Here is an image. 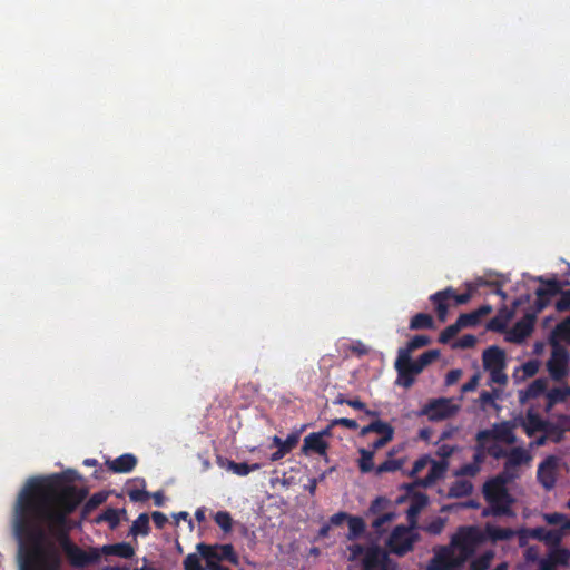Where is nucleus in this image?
<instances>
[{"mask_svg": "<svg viewBox=\"0 0 570 570\" xmlns=\"http://www.w3.org/2000/svg\"><path fill=\"white\" fill-rule=\"evenodd\" d=\"M69 531L68 521H63L62 515H56L53 520H33L30 515L16 514L13 532L19 543V568L60 570V549L67 556L77 546Z\"/></svg>", "mask_w": 570, "mask_h": 570, "instance_id": "obj_1", "label": "nucleus"}, {"mask_svg": "<svg viewBox=\"0 0 570 570\" xmlns=\"http://www.w3.org/2000/svg\"><path fill=\"white\" fill-rule=\"evenodd\" d=\"M72 480L65 474L30 479L20 494L16 514L30 515L33 520H53L56 515H62L63 521H68V515L88 494L87 489L76 485H67L56 493L62 481Z\"/></svg>", "mask_w": 570, "mask_h": 570, "instance_id": "obj_2", "label": "nucleus"}, {"mask_svg": "<svg viewBox=\"0 0 570 570\" xmlns=\"http://www.w3.org/2000/svg\"><path fill=\"white\" fill-rule=\"evenodd\" d=\"M439 356V352L430 350L422 353L417 360L413 361L411 355H403L397 353L394 367L397 372L396 384L404 389H410L414 382L415 376L420 374L430 363Z\"/></svg>", "mask_w": 570, "mask_h": 570, "instance_id": "obj_3", "label": "nucleus"}, {"mask_svg": "<svg viewBox=\"0 0 570 570\" xmlns=\"http://www.w3.org/2000/svg\"><path fill=\"white\" fill-rule=\"evenodd\" d=\"M538 282L543 286L537 288L535 295V308L537 312H541L546 308L553 296L560 295V298L556 303V309L558 312L570 311V289L563 291L564 285H569V282H560L556 278L547 279L543 276H539Z\"/></svg>", "mask_w": 570, "mask_h": 570, "instance_id": "obj_4", "label": "nucleus"}, {"mask_svg": "<svg viewBox=\"0 0 570 570\" xmlns=\"http://www.w3.org/2000/svg\"><path fill=\"white\" fill-rule=\"evenodd\" d=\"M481 541L480 531L474 527H461L451 539V546L458 549L454 554L451 549V564L453 570L462 567L475 552V547Z\"/></svg>", "mask_w": 570, "mask_h": 570, "instance_id": "obj_5", "label": "nucleus"}, {"mask_svg": "<svg viewBox=\"0 0 570 570\" xmlns=\"http://www.w3.org/2000/svg\"><path fill=\"white\" fill-rule=\"evenodd\" d=\"M475 287L466 283V292L462 294H456L455 289L451 286L444 288L443 291H439L430 296V301L434 305L438 318L440 322H445L448 317L449 299H454L456 305H463L470 302L472 298L473 292Z\"/></svg>", "mask_w": 570, "mask_h": 570, "instance_id": "obj_6", "label": "nucleus"}, {"mask_svg": "<svg viewBox=\"0 0 570 570\" xmlns=\"http://www.w3.org/2000/svg\"><path fill=\"white\" fill-rule=\"evenodd\" d=\"M417 534L405 525H396L387 540L390 551L399 557L413 550Z\"/></svg>", "mask_w": 570, "mask_h": 570, "instance_id": "obj_7", "label": "nucleus"}, {"mask_svg": "<svg viewBox=\"0 0 570 570\" xmlns=\"http://www.w3.org/2000/svg\"><path fill=\"white\" fill-rule=\"evenodd\" d=\"M396 570V563L379 546H371L366 549L363 558V570Z\"/></svg>", "mask_w": 570, "mask_h": 570, "instance_id": "obj_8", "label": "nucleus"}, {"mask_svg": "<svg viewBox=\"0 0 570 570\" xmlns=\"http://www.w3.org/2000/svg\"><path fill=\"white\" fill-rule=\"evenodd\" d=\"M197 551L205 560L223 561L226 560L233 564L238 563V557L234 547L229 543L222 546H208L206 543H198Z\"/></svg>", "mask_w": 570, "mask_h": 570, "instance_id": "obj_9", "label": "nucleus"}, {"mask_svg": "<svg viewBox=\"0 0 570 570\" xmlns=\"http://www.w3.org/2000/svg\"><path fill=\"white\" fill-rule=\"evenodd\" d=\"M488 507L484 508L481 512L483 518L488 517H514V512L512 510V504L514 503V498L509 493V490L504 492L503 495L499 494L497 497L487 500Z\"/></svg>", "mask_w": 570, "mask_h": 570, "instance_id": "obj_10", "label": "nucleus"}, {"mask_svg": "<svg viewBox=\"0 0 570 570\" xmlns=\"http://www.w3.org/2000/svg\"><path fill=\"white\" fill-rule=\"evenodd\" d=\"M458 411V407L453 405L452 401L449 399L440 397L430 401L423 409V414H425L430 421H441L454 415Z\"/></svg>", "mask_w": 570, "mask_h": 570, "instance_id": "obj_11", "label": "nucleus"}, {"mask_svg": "<svg viewBox=\"0 0 570 570\" xmlns=\"http://www.w3.org/2000/svg\"><path fill=\"white\" fill-rule=\"evenodd\" d=\"M535 320V313H527L507 333L505 340L510 343L521 344L528 336L531 335L534 328Z\"/></svg>", "mask_w": 570, "mask_h": 570, "instance_id": "obj_12", "label": "nucleus"}, {"mask_svg": "<svg viewBox=\"0 0 570 570\" xmlns=\"http://www.w3.org/2000/svg\"><path fill=\"white\" fill-rule=\"evenodd\" d=\"M490 439L498 440L511 444L515 441L513 429L509 422L495 424L491 430H481L476 433L478 442L488 441Z\"/></svg>", "mask_w": 570, "mask_h": 570, "instance_id": "obj_13", "label": "nucleus"}, {"mask_svg": "<svg viewBox=\"0 0 570 570\" xmlns=\"http://www.w3.org/2000/svg\"><path fill=\"white\" fill-rule=\"evenodd\" d=\"M557 468L558 460L553 455L548 456L539 464L537 478L546 490H551L554 488L557 481Z\"/></svg>", "mask_w": 570, "mask_h": 570, "instance_id": "obj_14", "label": "nucleus"}, {"mask_svg": "<svg viewBox=\"0 0 570 570\" xmlns=\"http://www.w3.org/2000/svg\"><path fill=\"white\" fill-rule=\"evenodd\" d=\"M67 558L73 568H85L89 564L99 562L100 551L98 548H90L89 551L82 550L76 546L68 554Z\"/></svg>", "mask_w": 570, "mask_h": 570, "instance_id": "obj_15", "label": "nucleus"}, {"mask_svg": "<svg viewBox=\"0 0 570 570\" xmlns=\"http://www.w3.org/2000/svg\"><path fill=\"white\" fill-rule=\"evenodd\" d=\"M570 560V550L567 548H556L550 551L548 557L539 560V570H557L558 566H568Z\"/></svg>", "mask_w": 570, "mask_h": 570, "instance_id": "obj_16", "label": "nucleus"}, {"mask_svg": "<svg viewBox=\"0 0 570 570\" xmlns=\"http://www.w3.org/2000/svg\"><path fill=\"white\" fill-rule=\"evenodd\" d=\"M431 468L426 476L417 478L414 481L415 487L429 488L432 487L438 480L442 479L448 470V461H434L430 462Z\"/></svg>", "mask_w": 570, "mask_h": 570, "instance_id": "obj_17", "label": "nucleus"}, {"mask_svg": "<svg viewBox=\"0 0 570 570\" xmlns=\"http://www.w3.org/2000/svg\"><path fill=\"white\" fill-rule=\"evenodd\" d=\"M548 371L554 381L562 380L568 373V354L564 351L553 352L548 361Z\"/></svg>", "mask_w": 570, "mask_h": 570, "instance_id": "obj_18", "label": "nucleus"}, {"mask_svg": "<svg viewBox=\"0 0 570 570\" xmlns=\"http://www.w3.org/2000/svg\"><path fill=\"white\" fill-rule=\"evenodd\" d=\"M514 475H505V473H501L490 480H488L483 484V497L484 500H490L493 497L499 494L503 495L505 491H508L507 483Z\"/></svg>", "mask_w": 570, "mask_h": 570, "instance_id": "obj_19", "label": "nucleus"}, {"mask_svg": "<svg viewBox=\"0 0 570 570\" xmlns=\"http://www.w3.org/2000/svg\"><path fill=\"white\" fill-rule=\"evenodd\" d=\"M513 315L514 309L503 305L499 308L497 315L488 322L487 328L492 332L503 333Z\"/></svg>", "mask_w": 570, "mask_h": 570, "instance_id": "obj_20", "label": "nucleus"}, {"mask_svg": "<svg viewBox=\"0 0 570 570\" xmlns=\"http://www.w3.org/2000/svg\"><path fill=\"white\" fill-rule=\"evenodd\" d=\"M522 426L528 436H533L538 432H544L548 429V422L544 421L533 410H529L522 421Z\"/></svg>", "mask_w": 570, "mask_h": 570, "instance_id": "obj_21", "label": "nucleus"}, {"mask_svg": "<svg viewBox=\"0 0 570 570\" xmlns=\"http://www.w3.org/2000/svg\"><path fill=\"white\" fill-rule=\"evenodd\" d=\"M137 458L131 453H125L115 460L107 461V465L114 473H129L137 465Z\"/></svg>", "mask_w": 570, "mask_h": 570, "instance_id": "obj_22", "label": "nucleus"}, {"mask_svg": "<svg viewBox=\"0 0 570 570\" xmlns=\"http://www.w3.org/2000/svg\"><path fill=\"white\" fill-rule=\"evenodd\" d=\"M328 443L320 438L315 432L309 433L304 438V444L302 446V453L308 455L309 452L317 453L322 456H326Z\"/></svg>", "mask_w": 570, "mask_h": 570, "instance_id": "obj_23", "label": "nucleus"}, {"mask_svg": "<svg viewBox=\"0 0 570 570\" xmlns=\"http://www.w3.org/2000/svg\"><path fill=\"white\" fill-rule=\"evenodd\" d=\"M492 312V306L490 305H482L475 311H472L470 313H463L458 317V322L461 326V328L465 327H474L476 326L481 318Z\"/></svg>", "mask_w": 570, "mask_h": 570, "instance_id": "obj_24", "label": "nucleus"}, {"mask_svg": "<svg viewBox=\"0 0 570 570\" xmlns=\"http://www.w3.org/2000/svg\"><path fill=\"white\" fill-rule=\"evenodd\" d=\"M531 460L530 454L522 448H513L509 453H507V461L504 463V470L502 473L505 475H512L510 470L520 466Z\"/></svg>", "mask_w": 570, "mask_h": 570, "instance_id": "obj_25", "label": "nucleus"}, {"mask_svg": "<svg viewBox=\"0 0 570 570\" xmlns=\"http://www.w3.org/2000/svg\"><path fill=\"white\" fill-rule=\"evenodd\" d=\"M483 365L485 370L505 367L504 351L498 346H490L483 352Z\"/></svg>", "mask_w": 570, "mask_h": 570, "instance_id": "obj_26", "label": "nucleus"}, {"mask_svg": "<svg viewBox=\"0 0 570 570\" xmlns=\"http://www.w3.org/2000/svg\"><path fill=\"white\" fill-rule=\"evenodd\" d=\"M570 396V386H559L549 390L546 393V412H550L552 407L559 403H564Z\"/></svg>", "mask_w": 570, "mask_h": 570, "instance_id": "obj_27", "label": "nucleus"}, {"mask_svg": "<svg viewBox=\"0 0 570 570\" xmlns=\"http://www.w3.org/2000/svg\"><path fill=\"white\" fill-rule=\"evenodd\" d=\"M100 554L117 556L124 559H130L135 554V550L128 542H119L114 544H105L99 549Z\"/></svg>", "mask_w": 570, "mask_h": 570, "instance_id": "obj_28", "label": "nucleus"}, {"mask_svg": "<svg viewBox=\"0 0 570 570\" xmlns=\"http://www.w3.org/2000/svg\"><path fill=\"white\" fill-rule=\"evenodd\" d=\"M395 450L392 449L387 452V458L384 462L379 464L375 469V475H382L383 473L396 472L401 470L405 463V458L395 459Z\"/></svg>", "mask_w": 570, "mask_h": 570, "instance_id": "obj_29", "label": "nucleus"}, {"mask_svg": "<svg viewBox=\"0 0 570 570\" xmlns=\"http://www.w3.org/2000/svg\"><path fill=\"white\" fill-rule=\"evenodd\" d=\"M548 387V380L544 377H540L530 383L525 391L520 392V401L524 402L527 400L535 399L542 394L546 395Z\"/></svg>", "mask_w": 570, "mask_h": 570, "instance_id": "obj_30", "label": "nucleus"}, {"mask_svg": "<svg viewBox=\"0 0 570 570\" xmlns=\"http://www.w3.org/2000/svg\"><path fill=\"white\" fill-rule=\"evenodd\" d=\"M429 570H453L451 564V547H442L431 560Z\"/></svg>", "mask_w": 570, "mask_h": 570, "instance_id": "obj_31", "label": "nucleus"}, {"mask_svg": "<svg viewBox=\"0 0 570 570\" xmlns=\"http://www.w3.org/2000/svg\"><path fill=\"white\" fill-rule=\"evenodd\" d=\"M484 532L488 539H490L493 542L510 540L513 537H515L517 533L515 530L513 529L501 528L489 523L485 525Z\"/></svg>", "mask_w": 570, "mask_h": 570, "instance_id": "obj_32", "label": "nucleus"}, {"mask_svg": "<svg viewBox=\"0 0 570 570\" xmlns=\"http://www.w3.org/2000/svg\"><path fill=\"white\" fill-rule=\"evenodd\" d=\"M370 433H377L381 436L394 435V429L387 422H384L381 420H375V421L371 422L370 424L363 426L360 431L361 436H365Z\"/></svg>", "mask_w": 570, "mask_h": 570, "instance_id": "obj_33", "label": "nucleus"}, {"mask_svg": "<svg viewBox=\"0 0 570 570\" xmlns=\"http://www.w3.org/2000/svg\"><path fill=\"white\" fill-rule=\"evenodd\" d=\"M348 524V533L346 534V539L350 541L358 539L361 535L364 534L366 530V524L364 520L361 517L357 515H351L347 519Z\"/></svg>", "mask_w": 570, "mask_h": 570, "instance_id": "obj_34", "label": "nucleus"}, {"mask_svg": "<svg viewBox=\"0 0 570 570\" xmlns=\"http://www.w3.org/2000/svg\"><path fill=\"white\" fill-rule=\"evenodd\" d=\"M125 512H126L125 509L117 510L114 508H108L95 519V522L98 524L101 522H107L109 528L111 530H115L118 528V525L120 523V513H125Z\"/></svg>", "mask_w": 570, "mask_h": 570, "instance_id": "obj_35", "label": "nucleus"}, {"mask_svg": "<svg viewBox=\"0 0 570 570\" xmlns=\"http://www.w3.org/2000/svg\"><path fill=\"white\" fill-rule=\"evenodd\" d=\"M360 459L357 460L358 469L362 473L375 472L376 466L374 465V455L373 451L361 448L358 450Z\"/></svg>", "mask_w": 570, "mask_h": 570, "instance_id": "obj_36", "label": "nucleus"}, {"mask_svg": "<svg viewBox=\"0 0 570 570\" xmlns=\"http://www.w3.org/2000/svg\"><path fill=\"white\" fill-rule=\"evenodd\" d=\"M473 485L468 480H456L449 489V497L451 498H464L472 493Z\"/></svg>", "mask_w": 570, "mask_h": 570, "instance_id": "obj_37", "label": "nucleus"}, {"mask_svg": "<svg viewBox=\"0 0 570 570\" xmlns=\"http://www.w3.org/2000/svg\"><path fill=\"white\" fill-rule=\"evenodd\" d=\"M431 342L426 335H415L406 344L405 347L399 348L397 353L403 355H411V353L417 348L429 345Z\"/></svg>", "mask_w": 570, "mask_h": 570, "instance_id": "obj_38", "label": "nucleus"}, {"mask_svg": "<svg viewBox=\"0 0 570 570\" xmlns=\"http://www.w3.org/2000/svg\"><path fill=\"white\" fill-rule=\"evenodd\" d=\"M150 532L149 525V515L147 513H141L138 518L132 522L130 527V533L132 535H148Z\"/></svg>", "mask_w": 570, "mask_h": 570, "instance_id": "obj_39", "label": "nucleus"}, {"mask_svg": "<svg viewBox=\"0 0 570 570\" xmlns=\"http://www.w3.org/2000/svg\"><path fill=\"white\" fill-rule=\"evenodd\" d=\"M434 327V320L428 313L415 314L410 322L411 330H430Z\"/></svg>", "mask_w": 570, "mask_h": 570, "instance_id": "obj_40", "label": "nucleus"}, {"mask_svg": "<svg viewBox=\"0 0 570 570\" xmlns=\"http://www.w3.org/2000/svg\"><path fill=\"white\" fill-rule=\"evenodd\" d=\"M227 469L239 476H245V475L249 474L250 472L259 470L261 464H258V463L248 464L246 462L237 463V462L229 460L227 462Z\"/></svg>", "mask_w": 570, "mask_h": 570, "instance_id": "obj_41", "label": "nucleus"}, {"mask_svg": "<svg viewBox=\"0 0 570 570\" xmlns=\"http://www.w3.org/2000/svg\"><path fill=\"white\" fill-rule=\"evenodd\" d=\"M494 558L492 550L484 551L480 557L475 558L470 563V570H488Z\"/></svg>", "mask_w": 570, "mask_h": 570, "instance_id": "obj_42", "label": "nucleus"}, {"mask_svg": "<svg viewBox=\"0 0 570 570\" xmlns=\"http://www.w3.org/2000/svg\"><path fill=\"white\" fill-rule=\"evenodd\" d=\"M107 500V493L106 492H97L94 493L88 501L85 503L82 508V515H86L90 513L92 510L98 508L100 504H102Z\"/></svg>", "mask_w": 570, "mask_h": 570, "instance_id": "obj_43", "label": "nucleus"}, {"mask_svg": "<svg viewBox=\"0 0 570 570\" xmlns=\"http://www.w3.org/2000/svg\"><path fill=\"white\" fill-rule=\"evenodd\" d=\"M216 524L225 532L228 533L233 528V519L229 512L218 511L214 515Z\"/></svg>", "mask_w": 570, "mask_h": 570, "instance_id": "obj_44", "label": "nucleus"}, {"mask_svg": "<svg viewBox=\"0 0 570 570\" xmlns=\"http://www.w3.org/2000/svg\"><path fill=\"white\" fill-rule=\"evenodd\" d=\"M142 489H129L128 497L132 502H145L150 498V493L145 490L146 481L145 479H138Z\"/></svg>", "mask_w": 570, "mask_h": 570, "instance_id": "obj_45", "label": "nucleus"}, {"mask_svg": "<svg viewBox=\"0 0 570 570\" xmlns=\"http://www.w3.org/2000/svg\"><path fill=\"white\" fill-rule=\"evenodd\" d=\"M553 334L560 341L570 343V315L556 326Z\"/></svg>", "mask_w": 570, "mask_h": 570, "instance_id": "obj_46", "label": "nucleus"}, {"mask_svg": "<svg viewBox=\"0 0 570 570\" xmlns=\"http://www.w3.org/2000/svg\"><path fill=\"white\" fill-rule=\"evenodd\" d=\"M546 538H544V543L547 546H550V547H553L554 549L556 548H560V543L562 541V538L564 535V531L561 529H552V530H547V533H544Z\"/></svg>", "mask_w": 570, "mask_h": 570, "instance_id": "obj_47", "label": "nucleus"}, {"mask_svg": "<svg viewBox=\"0 0 570 570\" xmlns=\"http://www.w3.org/2000/svg\"><path fill=\"white\" fill-rule=\"evenodd\" d=\"M461 326L458 321L446 326L440 334L439 342L445 344L450 342L461 331Z\"/></svg>", "mask_w": 570, "mask_h": 570, "instance_id": "obj_48", "label": "nucleus"}, {"mask_svg": "<svg viewBox=\"0 0 570 570\" xmlns=\"http://www.w3.org/2000/svg\"><path fill=\"white\" fill-rule=\"evenodd\" d=\"M393 519H394V513H392V512L383 513L373 520L372 528L376 533L381 534L385 531L384 525L386 523L391 522Z\"/></svg>", "mask_w": 570, "mask_h": 570, "instance_id": "obj_49", "label": "nucleus"}, {"mask_svg": "<svg viewBox=\"0 0 570 570\" xmlns=\"http://www.w3.org/2000/svg\"><path fill=\"white\" fill-rule=\"evenodd\" d=\"M428 497L425 494H420L415 498V500L411 503V505L407 509V517L414 518L422 508L426 504Z\"/></svg>", "mask_w": 570, "mask_h": 570, "instance_id": "obj_50", "label": "nucleus"}, {"mask_svg": "<svg viewBox=\"0 0 570 570\" xmlns=\"http://www.w3.org/2000/svg\"><path fill=\"white\" fill-rule=\"evenodd\" d=\"M387 504H389V501H387V499H385L384 497H377V498H375V499L371 502V504H370V507H368V509H367V511H366V515H370V514H373V515L379 514L382 510H384V509L386 508V505H387Z\"/></svg>", "mask_w": 570, "mask_h": 570, "instance_id": "obj_51", "label": "nucleus"}, {"mask_svg": "<svg viewBox=\"0 0 570 570\" xmlns=\"http://www.w3.org/2000/svg\"><path fill=\"white\" fill-rule=\"evenodd\" d=\"M445 527V520L441 517H438L433 519L431 522H429L424 530L433 535L440 534Z\"/></svg>", "mask_w": 570, "mask_h": 570, "instance_id": "obj_52", "label": "nucleus"}, {"mask_svg": "<svg viewBox=\"0 0 570 570\" xmlns=\"http://www.w3.org/2000/svg\"><path fill=\"white\" fill-rule=\"evenodd\" d=\"M431 458L429 455L420 456L414 463L412 470L407 473L410 478H414L417 473L424 470L431 462Z\"/></svg>", "mask_w": 570, "mask_h": 570, "instance_id": "obj_53", "label": "nucleus"}, {"mask_svg": "<svg viewBox=\"0 0 570 570\" xmlns=\"http://www.w3.org/2000/svg\"><path fill=\"white\" fill-rule=\"evenodd\" d=\"M485 441H481V442H478L476 441V445L474 448V454H473V464H475L476 466H479L481 469V464L484 462L485 460V454H487V450H485V445H484Z\"/></svg>", "mask_w": 570, "mask_h": 570, "instance_id": "obj_54", "label": "nucleus"}, {"mask_svg": "<svg viewBox=\"0 0 570 570\" xmlns=\"http://www.w3.org/2000/svg\"><path fill=\"white\" fill-rule=\"evenodd\" d=\"M185 570H204L200 559L196 553H189L184 560Z\"/></svg>", "mask_w": 570, "mask_h": 570, "instance_id": "obj_55", "label": "nucleus"}, {"mask_svg": "<svg viewBox=\"0 0 570 570\" xmlns=\"http://www.w3.org/2000/svg\"><path fill=\"white\" fill-rule=\"evenodd\" d=\"M488 371L490 373L491 382L498 383V384H501V385L507 384L508 376L504 373V367H495V368H491V370H488Z\"/></svg>", "mask_w": 570, "mask_h": 570, "instance_id": "obj_56", "label": "nucleus"}, {"mask_svg": "<svg viewBox=\"0 0 570 570\" xmlns=\"http://www.w3.org/2000/svg\"><path fill=\"white\" fill-rule=\"evenodd\" d=\"M298 441H299V435L297 433H291L287 435V438L285 440H283L282 449L286 453H289L297 445Z\"/></svg>", "mask_w": 570, "mask_h": 570, "instance_id": "obj_57", "label": "nucleus"}, {"mask_svg": "<svg viewBox=\"0 0 570 570\" xmlns=\"http://www.w3.org/2000/svg\"><path fill=\"white\" fill-rule=\"evenodd\" d=\"M366 549L364 546L360 543H354L347 547V550L350 551V560H356L361 556H365Z\"/></svg>", "mask_w": 570, "mask_h": 570, "instance_id": "obj_58", "label": "nucleus"}, {"mask_svg": "<svg viewBox=\"0 0 570 570\" xmlns=\"http://www.w3.org/2000/svg\"><path fill=\"white\" fill-rule=\"evenodd\" d=\"M332 425H340L350 430H356L358 428V423L355 420L347 417L334 419L332 420Z\"/></svg>", "mask_w": 570, "mask_h": 570, "instance_id": "obj_59", "label": "nucleus"}, {"mask_svg": "<svg viewBox=\"0 0 570 570\" xmlns=\"http://www.w3.org/2000/svg\"><path fill=\"white\" fill-rule=\"evenodd\" d=\"M480 468L476 466L473 463H466L463 464L459 471L456 472L458 475H468V476H474L476 473H479Z\"/></svg>", "mask_w": 570, "mask_h": 570, "instance_id": "obj_60", "label": "nucleus"}, {"mask_svg": "<svg viewBox=\"0 0 570 570\" xmlns=\"http://www.w3.org/2000/svg\"><path fill=\"white\" fill-rule=\"evenodd\" d=\"M543 519L549 523V524H563L564 521H566V515L562 514V513H559V512H553V513H546L543 515Z\"/></svg>", "mask_w": 570, "mask_h": 570, "instance_id": "obj_61", "label": "nucleus"}, {"mask_svg": "<svg viewBox=\"0 0 570 570\" xmlns=\"http://www.w3.org/2000/svg\"><path fill=\"white\" fill-rule=\"evenodd\" d=\"M393 436L394 435H385V436H381L377 440H375L371 445H370V451H373V453H375L377 450L384 448L389 442H391L393 440Z\"/></svg>", "mask_w": 570, "mask_h": 570, "instance_id": "obj_62", "label": "nucleus"}, {"mask_svg": "<svg viewBox=\"0 0 570 570\" xmlns=\"http://www.w3.org/2000/svg\"><path fill=\"white\" fill-rule=\"evenodd\" d=\"M475 343H476V337L474 335L465 334L459 340L458 346L461 348H471L475 345Z\"/></svg>", "mask_w": 570, "mask_h": 570, "instance_id": "obj_63", "label": "nucleus"}, {"mask_svg": "<svg viewBox=\"0 0 570 570\" xmlns=\"http://www.w3.org/2000/svg\"><path fill=\"white\" fill-rule=\"evenodd\" d=\"M522 370L527 377H531L539 371V364L537 361H529L522 365Z\"/></svg>", "mask_w": 570, "mask_h": 570, "instance_id": "obj_64", "label": "nucleus"}]
</instances>
